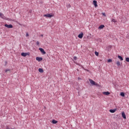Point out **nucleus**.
<instances>
[{
  "instance_id": "27",
  "label": "nucleus",
  "mask_w": 129,
  "mask_h": 129,
  "mask_svg": "<svg viewBox=\"0 0 129 129\" xmlns=\"http://www.w3.org/2000/svg\"><path fill=\"white\" fill-rule=\"evenodd\" d=\"M8 71H11V70L7 69L5 71V72H8Z\"/></svg>"
},
{
  "instance_id": "5",
  "label": "nucleus",
  "mask_w": 129,
  "mask_h": 129,
  "mask_svg": "<svg viewBox=\"0 0 129 129\" xmlns=\"http://www.w3.org/2000/svg\"><path fill=\"white\" fill-rule=\"evenodd\" d=\"M93 5L95 6V8H97V1H93Z\"/></svg>"
},
{
  "instance_id": "29",
  "label": "nucleus",
  "mask_w": 129,
  "mask_h": 129,
  "mask_svg": "<svg viewBox=\"0 0 129 129\" xmlns=\"http://www.w3.org/2000/svg\"><path fill=\"white\" fill-rule=\"evenodd\" d=\"M41 37H43V34H42V35H41Z\"/></svg>"
},
{
  "instance_id": "12",
  "label": "nucleus",
  "mask_w": 129,
  "mask_h": 129,
  "mask_svg": "<svg viewBox=\"0 0 129 129\" xmlns=\"http://www.w3.org/2000/svg\"><path fill=\"white\" fill-rule=\"evenodd\" d=\"M116 110V109H110L109 110L110 112H111V113H114V112H115V111Z\"/></svg>"
},
{
  "instance_id": "6",
  "label": "nucleus",
  "mask_w": 129,
  "mask_h": 129,
  "mask_svg": "<svg viewBox=\"0 0 129 129\" xmlns=\"http://www.w3.org/2000/svg\"><path fill=\"white\" fill-rule=\"evenodd\" d=\"M39 50L40 51V52H41V53H42V54H46V51H45V50H44V49H43L42 48H39Z\"/></svg>"
},
{
  "instance_id": "25",
  "label": "nucleus",
  "mask_w": 129,
  "mask_h": 129,
  "mask_svg": "<svg viewBox=\"0 0 129 129\" xmlns=\"http://www.w3.org/2000/svg\"><path fill=\"white\" fill-rule=\"evenodd\" d=\"M112 60H111V59H109L108 60V62H112Z\"/></svg>"
},
{
  "instance_id": "26",
  "label": "nucleus",
  "mask_w": 129,
  "mask_h": 129,
  "mask_svg": "<svg viewBox=\"0 0 129 129\" xmlns=\"http://www.w3.org/2000/svg\"><path fill=\"white\" fill-rule=\"evenodd\" d=\"M74 60H77V57L74 56Z\"/></svg>"
},
{
  "instance_id": "28",
  "label": "nucleus",
  "mask_w": 129,
  "mask_h": 129,
  "mask_svg": "<svg viewBox=\"0 0 129 129\" xmlns=\"http://www.w3.org/2000/svg\"><path fill=\"white\" fill-rule=\"evenodd\" d=\"M26 37H29V33H26Z\"/></svg>"
},
{
  "instance_id": "22",
  "label": "nucleus",
  "mask_w": 129,
  "mask_h": 129,
  "mask_svg": "<svg viewBox=\"0 0 129 129\" xmlns=\"http://www.w3.org/2000/svg\"><path fill=\"white\" fill-rule=\"evenodd\" d=\"M126 62H129V58L128 57L126 58Z\"/></svg>"
},
{
  "instance_id": "18",
  "label": "nucleus",
  "mask_w": 129,
  "mask_h": 129,
  "mask_svg": "<svg viewBox=\"0 0 129 129\" xmlns=\"http://www.w3.org/2000/svg\"><path fill=\"white\" fill-rule=\"evenodd\" d=\"M0 17L1 18H4V14H3V13H0Z\"/></svg>"
},
{
  "instance_id": "15",
  "label": "nucleus",
  "mask_w": 129,
  "mask_h": 129,
  "mask_svg": "<svg viewBox=\"0 0 129 129\" xmlns=\"http://www.w3.org/2000/svg\"><path fill=\"white\" fill-rule=\"evenodd\" d=\"M52 123H53V124H55V123H57L58 122V121H57L55 120V119H53V120H52Z\"/></svg>"
},
{
  "instance_id": "14",
  "label": "nucleus",
  "mask_w": 129,
  "mask_h": 129,
  "mask_svg": "<svg viewBox=\"0 0 129 129\" xmlns=\"http://www.w3.org/2000/svg\"><path fill=\"white\" fill-rule=\"evenodd\" d=\"M118 58L120 59V61H122L123 60V58H122V57H121V56L118 55Z\"/></svg>"
},
{
  "instance_id": "24",
  "label": "nucleus",
  "mask_w": 129,
  "mask_h": 129,
  "mask_svg": "<svg viewBox=\"0 0 129 129\" xmlns=\"http://www.w3.org/2000/svg\"><path fill=\"white\" fill-rule=\"evenodd\" d=\"M102 15H103L104 17H106V15H105V13H102Z\"/></svg>"
},
{
  "instance_id": "20",
  "label": "nucleus",
  "mask_w": 129,
  "mask_h": 129,
  "mask_svg": "<svg viewBox=\"0 0 129 129\" xmlns=\"http://www.w3.org/2000/svg\"><path fill=\"white\" fill-rule=\"evenodd\" d=\"M95 54L96 56H98V55H99V53L97 51H95Z\"/></svg>"
},
{
  "instance_id": "8",
  "label": "nucleus",
  "mask_w": 129,
  "mask_h": 129,
  "mask_svg": "<svg viewBox=\"0 0 129 129\" xmlns=\"http://www.w3.org/2000/svg\"><path fill=\"white\" fill-rule=\"evenodd\" d=\"M121 115H122L123 118H124V119H125V118H126V116L125 115V113H124V112H122L121 113Z\"/></svg>"
},
{
  "instance_id": "23",
  "label": "nucleus",
  "mask_w": 129,
  "mask_h": 129,
  "mask_svg": "<svg viewBox=\"0 0 129 129\" xmlns=\"http://www.w3.org/2000/svg\"><path fill=\"white\" fill-rule=\"evenodd\" d=\"M36 44L37 45V46H39L40 45V43L39 42V41H37Z\"/></svg>"
},
{
  "instance_id": "21",
  "label": "nucleus",
  "mask_w": 129,
  "mask_h": 129,
  "mask_svg": "<svg viewBox=\"0 0 129 129\" xmlns=\"http://www.w3.org/2000/svg\"><path fill=\"white\" fill-rule=\"evenodd\" d=\"M67 8H71V5H70V4H69L67 6Z\"/></svg>"
},
{
  "instance_id": "13",
  "label": "nucleus",
  "mask_w": 129,
  "mask_h": 129,
  "mask_svg": "<svg viewBox=\"0 0 129 129\" xmlns=\"http://www.w3.org/2000/svg\"><path fill=\"white\" fill-rule=\"evenodd\" d=\"M38 71L40 73H43V72H44V70L42 69H41V68L38 69Z\"/></svg>"
},
{
  "instance_id": "16",
  "label": "nucleus",
  "mask_w": 129,
  "mask_h": 129,
  "mask_svg": "<svg viewBox=\"0 0 129 129\" xmlns=\"http://www.w3.org/2000/svg\"><path fill=\"white\" fill-rule=\"evenodd\" d=\"M111 22H113V23H116L117 22V21H116V20H115L114 19H112Z\"/></svg>"
},
{
  "instance_id": "7",
  "label": "nucleus",
  "mask_w": 129,
  "mask_h": 129,
  "mask_svg": "<svg viewBox=\"0 0 129 129\" xmlns=\"http://www.w3.org/2000/svg\"><path fill=\"white\" fill-rule=\"evenodd\" d=\"M36 61H38V62H40V61L43 60V58L40 57H36Z\"/></svg>"
},
{
  "instance_id": "11",
  "label": "nucleus",
  "mask_w": 129,
  "mask_h": 129,
  "mask_svg": "<svg viewBox=\"0 0 129 129\" xmlns=\"http://www.w3.org/2000/svg\"><path fill=\"white\" fill-rule=\"evenodd\" d=\"M103 28H104V25H101L98 27V29H99V30H101V29H103Z\"/></svg>"
},
{
  "instance_id": "3",
  "label": "nucleus",
  "mask_w": 129,
  "mask_h": 129,
  "mask_svg": "<svg viewBox=\"0 0 129 129\" xmlns=\"http://www.w3.org/2000/svg\"><path fill=\"white\" fill-rule=\"evenodd\" d=\"M43 17H46L47 18H52V17H54V14H45Z\"/></svg>"
},
{
  "instance_id": "17",
  "label": "nucleus",
  "mask_w": 129,
  "mask_h": 129,
  "mask_svg": "<svg viewBox=\"0 0 129 129\" xmlns=\"http://www.w3.org/2000/svg\"><path fill=\"white\" fill-rule=\"evenodd\" d=\"M120 95H121V96H122L123 97H124V93L121 92L120 93Z\"/></svg>"
},
{
  "instance_id": "19",
  "label": "nucleus",
  "mask_w": 129,
  "mask_h": 129,
  "mask_svg": "<svg viewBox=\"0 0 129 129\" xmlns=\"http://www.w3.org/2000/svg\"><path fill=\"white\" fill-rule=\"evenodd\" d=\"M117 66H120V62L119 61H117V63H116Z\"/></svg>"
},
{
  "instance_id": "1",
  "label": "nucleus",
  "mask_w": 129,
  "mask_h": 129,
  "mask_svg": "<svg viewBox=\"0 0 129 129\" xmlns=\"http://www.w3.org/2000/svg\"><path fill=\"white\" fill-rule=\"evenodd\" d=\"M89 81H90L91 84H92L93 85H95L96 86H97V85H98V84H97V83L94 82V81H93L91 79H90Z\"/></svg>"
},
{
  "instance_id": "4",
  "label": "nucleus",
  "mask_w": 129,
  "mask_h": 129,
  "mask_svg": "<svg viewBox=\"0 0 129 129\" xmlns=\"http://www.w3.org/2000/svg\"><path fill=\"white\" fill-rule=\"evenodd\" d=\"M5 27H6V28L12 29V28H13V25L12 24H10V25L5 24Z\"/></svg>"
},
{
  "instance_id": "2",
  "label": "nucleus",
  "mask_w": 129,
  "mask_h": 129,
  "mask_svg": "<svg viewBox=\"0 0 129 129\" xmlns=\"http://www.w3.org/2000/svg\"><path fill=\"white\" fill-rule=\"evenodd\" d=\"M30 55V52H22L21 53V56L23 57H26V56H29Z\"/></svg>"
},
{
  "instance_id": "10",
  "label": "nucleus",
  "mask_w": 129,
  "mask_h": 129,
  "mask_svg": "<svg viewBox=\"0 0 129 129\" xmlns=\"http://www.w3.org/2000/svg\"><path fill=\"white\" fill-rule=\"evenodd\" d=\"M78 37L80 39H82V38H83V33H81V34H79Z\"/></svg>"
},
{
  "instance_id": "9",
  "label": "nucleus",
  "mask_w": 129,
  "mask_h": 129,
  "mask_svg": "<svg viewBox=\"0 0 129 129\" xmlns=\"http://www.w3.org/2000/svg\"><path fill=\"white\" fill-rule=\"evenodd\" d=\"M102 94H104V95H109L110 93L109 92H103Z\"/></svg>"
}]
</instances>
